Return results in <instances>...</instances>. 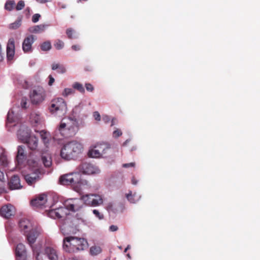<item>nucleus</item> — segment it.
Instances as JSON below:
<instances>
[{
  "label": "nucleus",
  "mask_w": 260,
  "mask_h": 260,
  "mask_svg": "<svg viewBox=\"0 0 260 260\" xmlns=\"http://www.w3.org/2000/svg\"><path fill=\"white\" fill-rule=\"evenodd\" d=\"M85 87L87 91L92 92L94 90L93 86L90 83H86Z\"/></svg>",
  "instance_id": "obj_44"
},
{
  "label": "nucleus",
  "mask_w": 260,
  "mask_h": 260,
  "mask_svg": "<svg viewBox=\"0 0 260 260\" xmlns=\"http://www.w3.org/2000/svg\"><path fill=\"white\" fill-rule=\"evenodd\" d=\"M129 248V246H128L125 249H124V252H126L127 251V250Z\"/></svg>",
  "instance_id": "obj_62"
},
{
  "label": "nucleus",
  "mask_w": 260,
  "mask_h": 260,
  "mask_svg": "<svg viewBox=\"0 0 260 260\" xmlns=\"http://www.w3.org/2000/svg\"><path fill=\"white\" fill-rule=\"evenodd\" d=\"M40 17H41V15L39 14H34L32 17V21L34 23L37 22L39 21Z\"/></svg>",
  "instance_id": "obj_43"
},
{
  "label": "nucleus",
  "mask_w": 260,
  "mask_h": 260,
  "mask_svg": "<svg viewBox=\"0 0 260 260\" xmlns=\"http://www.w3.org/2000/svg\"><path fill=\"white\" fill-rule=\"evenodd\" d=\"M22 17H19L13 23H12L9 25V28L12 29H16L19 28L21 25Z\"/></svg>",
  "instance_id": "obj_30"
},
{
  "label": "nucleus",
  "mask_w": 260,
  "mask_h": 260,
  "mask_svg": "<svg viewBox=\"0 0 260 260\" xmlns=\"http://www.w3.org/2000/svg\"><path fill=\"white\" fill-rule=\"evenodd\" d=\"M93 197H94V194H86L83 196L81 198L83 203H84L87 205L92 206V200Z\"/></svg>",
  "instance_id": "obj_28"
},
{
  "label": "nucleus",
  "mask_w": 260,
  "mask_h": 260,
  "mask_svg": "<svg viewBox=\"0 0 260 260\" xmlns=\"http://www.w3.org/2000/svg\"><path fill=\"white\" fill-rule=\"evenodd\" d=\"M16 256V260H26V255H18Z\"/></svg>",
  "instance_id": "obj_51"
},
{
  "label": "nucleus",
  "mask_w": 260,
  "mask_h": 260,
  "mask_svg": "<svg viewBox=\"0 0 260 260\" xmlns=\"http://www.w3.org/2000/svg\"><path fill=\"white\" fill-rule=\"evenodd\" d=\"M122 166L124 168L134 167L135 166V162H131V163L124 164H123Z\"/></svg>",
  "instance_id": "obj_46"
},
{
  "label": "nucleus",
  "mask_w": 260,
  "mask_h": 260,
  "mask_svg": "<svg viewBox=\"0 0 260 260\" xmlns=\"http://www.w3.org/2000/svg\"><path fill=\"white\" fill-rule=\"evenodd\" d=\"M93 116L95 120L97 121H100L101 120V115L99 112L98 111L93 112Z\"/></svg>",
  "instance_id": "obj_45"
},
{
  "label": "nucleus",
  "mask_w": 260,
  "mask_h": 260,
  "mask_svg": "<svg viewBox=\"0 0 260 260\" xmlns=\"http://www.w3.org/2000/svg\"><path fill=\"white\" fill-rule=\"evenodd\" d=\"M46 27V25L40 24L30 27L28 28L29 32L31 33L38 34L44 31Z\"/></svg>",
  "instance_id": "obj_23"
},
{
  "label": "nucleus",
  "mask_w": 260,
  "mask_h": 260,
  "mask_svg": "<svg viewBox=\"0 0 260 260\" xmlns=\"http://www.w3.org/2000/svg\"><path fill=\"white\" fill-rule=\"evenodd\" d=\"M40 232L37 229L32 228L27 233H24L26 236L28 244L31 246L36 241Z\"/></svg>",
  "instance_id": "obj_12"
},
{
  "label": "nucleus",
  "mask_w": 260,
  "mask_h": 260,
  "mask_svg": "<svg viewBox=\"0 0 260 260\" xmlns=\"http://www.w3.org/2000/svg\"><path fill=\"white\" fill-rule=\"evenodd\" d=\"M25 6V4L24 1H19L18 3H17V5L16 7V10L17 11L21 10L24 8Z\"/></svg>",
  "instance_id": "obj_39"
},
{
  "label": "nucleus",
  "mask_w": 260,
  "mask_h": 260,
  "mask_svg": "<svg viewBox=\"0 0 260 260\" xmlns=\"http://www.w3.org/2000/svg\"><path fill=\"white\" fill-rule=\"evenodd\" d=\"M49 80L48 82V85L50 86H51L53 84V83L54 82L55 80H54V78L51 75L49 76Z\"/></svg>",
  "instance_id": "obj_48"
},
{
  "label": "nucleus",
  "mask_w": 260,
  "mask_h": 260,
  "mask_svg": "<svg viewBox=\"0 0 260 260\" xmlns=\"http://www.w3.org/2000/svg\"><path fill=\"white\" fill-rule=\"evenodd\" d=\"M38 172L40 174V172L39 170H37L36 172L35 173L25 175L24 179L29 185H33L37 181L40 180V176Z\"/></svg>",
  "instance_id": "obj_16"
},
{
  "label": "nucleus",
  "mask_w": 260,
  "mask_h": 260,
  "mask_svg": "<svg viewBox=\"0 0 260 260\" xmlns=\"http://www.w3.org/2000/svg\"><path fill=\"white\" fill-rule=\"evenodd\" d=\"M27 104L26 100L25 99L23 98L21 100V105L23 108H26V105Z\"/></svg>",
  "instance_id": "obj_50"
},
{
  "label": "nucleus",
  "mask_w": 260,
  "mask_h": 260,
  "mask_svg": "<svg viewBox=\"0 0 260 260\" xmlns=\"http://www.w3.org/2000/svg\"><path fill=\"white\" fill-rule=\"evenodd\" d=\"M81 175L77 172L67 174L59 178L60 183L63 185H75L81 183Z\"/></svg>",
  "instance_id": "obj_5"
},
{
  "label": "nucleus",
  "mask_w": 260,
  "mask_h": 260,
  "mask_svg": "<svg viewBox=\"0 0 260 260\" xmlns=\"http://www.w3.org/2000/svg\"><path fill=\"white\" fill-rule=\"evenodd\" d=\"M49 110L52 114H64L67 110L66 103L62 98L54 99L50 102Z\"/></svg>",
  "instance_id": "obj_4"
},
{
  "label": "nucleus",
  "mask_w": 260,
  "mask_h": 260,
  "mask_svg": "<svg viewBox=\"0 0 260 260\" xmlns=\"http://www.w3.org/2000/svg\"><path fill=\"white\" fill-rule=\"evenodd\" d=\"M95 146L102 155L105 154L106 150L110 148V145L105 143H97Z\"/></svg>",
  "instance_id": "obj_24"
},
{
  "label": "nucleus",
  "mask_w": 260,
  "mask_h": 260,
  "mask_svg": "<svg viewBox=\"0 0 260 260\" xmlns=\"http://www.w3.org/2000/svg\"><path fill=\"white\" fill-rule=\"evenodd\" d=\"M5 177L3 172L0 170V181L3 182L4 181Z\"/></svg>",
  "instance_id": "obj_54"
},
{
  "label": "nucleus",
  "mask_w": 260,
  "mask_h": 260,
  "mask_svg": "<svg viewBox=\"0 0 260 260\" xmlns=\"http://www.w3.org/2000/svg\"><path fill=\"white\" fill-rule=\"evenodd\" d=\"M50 0H37V2H39V3H46L48 1H49Z\"/></svg>",
  "instance_id": "obj_57"
},
{
  "label": "nucleus",
  "mask_w": 260,
  "mask_h": 260,
  "mask_svg": "<svg viewBox=\"0 0 260 260\" xmlns=\"http://www.w3.org/2000/svg\"><path fill=\"white\" fill-rule=\"evenodd\" d=\"M41 49L44 51H47L51 49V44L49 41H45L40 45Z\"/></svg>",
  "instance_id": "obj_32"
},
{
  "label": "nucleus",
  "mask_w": 260,
  "mask_h": 260,
  "mask_svg": "<svg viewBox=\"0 0 260 260\" xmlns=\"http://www.w3.org/2000/svg\"><path fill=\"white\" fill-rule=\"evenodd\" d=\"M101 249L100 247L92 246L90 248V252L93 254H97L99 253Z\"/></svg>",
  "instance_id": "obj_40"
},
{
  "label": "nucleus",
  "mask_w": 260,
  "mask_h": 260,
  "mask_svg": "<svg viewBox=\"0 0 260 260\" xmlns=\"http://www.w3.org/2000/svg\"><path fill=\"white\" fill-rule=\"evenodd\" d=\"M78 171L83 174L92 175L98 174L100 170L96 166L88 162H82L78 167Z\"/></svg>",
  "instance_id": "obj_6"
},
{
  "label": "nucleus",
  "mask_w": 260,
  "mask_h": 260,
  "mask_svg": "<svg viewBox=\"0 0 260 260\" xmlns=\"http://www.w3.org/2000/svg\"><path fill=\"white\" fill-rule=\"evenodd\" d=\"M114 124V119H113L111 121V126H113Z\"/></svg>",
  "instance_id": "obj_61"
},
{
  "label": "nucleus",
  "mask_w": 260,
  "mask_h": 260,
  "mask_svg": "<svg viewBox=\"0 0 260 260\" xmlns=\"http://www.w3.org/2000/svg\"><path fill=\"white\" fill-rule=\"evenodd\" d=\"M67 207H60L49 211L48 215L53 218H63L68 214Z\"/></svg>",
  "instance_id": "obj_8"
},
{
  "label": "nucleus",
  "mask_w": 260,
  "mask_h": 260,
  "mask_svg": "<svg viewBox=\"0 0 260 260\" xmlns=\"http://www.w3.org/2000/svg\"><path fill=\"white\" fill-rule=\"evenodd\" d=\"M5 191V188L2 187H0V194Z\"/></svg>",
  "instance_id": "obj_58"
},
{
  "label": "nucleus",
  "mask_w": 260,
  "mask_h": 260,
  "mask_svg": "<svg viewBox=\"0 0 260 260\" xmlns=\"http://www.w3.org/2000/svg\"><path fill=\"white\" fill-rule=\"evenodd\" d=\"M118 229V228L117 226L115 225H112L109 227V230L111 232H115L117 231Z\"/></svg>",
  "instance_id": "obj_49"
},
{
  "label": "nucleus",
  "mask_w": 260,
  "mask_h": 260,
  "mask_svg": "<svg viewBox=\"0 0 260 260\" xmlns=\"http://www.w3.org/2000/svg\"><path fill=\"white\" fill-rule=\"evenodd\" d=\"M103 203V199L102 197L96 194H94V197H93L92 200V206H97Z\"/></svg>",
  "instance_id": "obj_29"
},
{
  "label": "nucleus",
  "mask_w": 260,
  "mask_h": 260,
  "mask_svg": "<svg viewBox=\"0 0 260 260\" xmlns=\"http://www.w3.org/2000/svg\"><path fill=\"white\" fill-rule=\"evenodd\" d=\"M72 49L74 51H79L80 50V46L79 45H74L72 46Z\"/></svg>",
  "instance_id": "obj_52"
},
{
  "label": "nucleus",
  "mask_w": 260,
  "mask_h": 260,
  "mask_svg": "<svg viewBox=\"0 0 260 260\" xmlns=\"http://www.w3.org/2000/svg\"><path fill=\"white\" fill-rule=\"evenodd\" d=\"M16 256L26 255L25 245L22 243L17 244L15 249Z\"/></svg>",
  "instance_id": "obj_25"
},
{
  "label": "nucleus",
  "mask_w": 260,
  "mask_h": 260,
  "mask_svg": "<svg viewBox=\"0 0 260 260\" xmlns=\"http://www.w3.org/2000/svg\"><path fill=\"white\" fill-rule=\"evenodd\" d=\"M84 203L82 198L80 199H71L66 201L64 206L67 207L69 211L76 212L80 210L83 207Z\"/></svg>",
  "instance_id": "obj_7"
},
{
  "label": "nucleus",
  "mask_w": 260,
  "mask_h": 260,
  "mask_svg": "<svg viewBox=\"0 0 260 260\" xmlns=\"http://www.w3.org/2000/svg\"><path fill=\"white\" fill-rule=\"evenodd\" d=\"M87 242L84 238L68 237L63 239V248L69 253L83 250L87 247Z\"/></svg>",
  "instance_id": "obj_3"
},
{
  "label": "nucleus",
  "mask_w": 260,
  "mask_h": 260,
  "mask_svg": "<svg viewBox=\"0 0 260 260\" xmlns=\"http://www.w3.org/2000/svg\"><path fill=\"white\" fill-rule=\"evenodd\" d=\"M41 159L43 164L46 167H49L52 165L51 157L49 154H42Z\"/></svg>",
  "instance_id": "obj_26"
},
{
  "label": "nucleus",
  "mask_w": 260,
  "mask_h": 260,
  "mask_svg": "<svg viewBox=\"0 0 260 260\" xmlns=\"http://www.w3.org/2000/svg\"><path fill=\"white\" fill-rule=\"evenodd\" d=\"M74 92V90L72 88H65L62 93L64 96H67L68 95L72 94Z\"/></svg>",
  "instance_id": "obj_37"
},
{
  "label": "nucleus",
  "mask_w": 260,
  "mask_h": 260,
  "mask_svg": "<svg viewBox=\"0 0 260 260\" xmlns=\"http://www.w3.org/2000/svg\"><path fill=\"white\" fill-rule=\"evenodd\" d=\"M93 213L100 219H102L104 218L103 215L100 213V212L97 210H93Z\"/></svg>",
  "instance_id": "obj_42"
},
{
  "label": "nucleus",
  "mask_w": 260,
  "mask_h": 260,
  "mask_svg": "<svg viewBox=\"0 0 260 260\" xmlns=\"http://www.w3.org/2000/svg\"><path fill=\"white\" fill-rule=\"evenodd\" d=\"M127 256L129 258L131 257L129 254H127Z\"/></svg>",
  "instance_id": "obj_64"
},
{
  "label": "nucleus",
  "mask_w": 260,
  "mask_h": 260,
  "mask_svg": "<svg viewBox=\"0 0 260 260\" xmlns=\"http://www.w3.org/2000/svg\"><path fill=\"white\" fill-rule=\"evenodd\" d=\"M54 46L55 47V48L57 50L61 49L64 47V43L63 41L60 40H57L54 44Z\"/></svg>",
  "instance_id": "obj_36"
},
{
  "label": "nucleus",
  "mask_w": 260,
  "mask_h": 260,
  "mask_svg": "<svg viewBox=\"0 0 260 260\" xmlns=\"http://www.w3.org/2000/svg\"><path fill=\"white\" fill-rule=\"evenodd\" d=\"M15 54V41L13 38H10L7 46V57L9 61L13 60Z\"/></svg>",
  "instance_id": "obj_15"
},
{
  "label": "nucleus",
  "mask_w": 260,
  "mask_h": 260,
  "mask_svg": "<svg viewBox=\"0 0 260 260\" xmlns=\"http://www.w3.org/2000/svg\"><path fill=\"white\" fill-rule=\"evenodd\" d=\"M87 155L88 157L91 158H99L102 156L95 145L90 146L88 151Z\"/></svg>",
  "instance_id": "obj_22"
},
{
  "label": "nucleus",
  "mask_w": 260,
  "mask_h": 260,
  "mask_svg": "<svg viewBox=\"0 0 260 260\" xmlns=\"http://www.w3.org/2000/svg\"><path fill=\"white\" fill-rule=\"evenodd\" d=\"M47 196L45 194H40L36 199L31 201V204L32 206L37 208L46 207L47 205Z\"/></svg>",
  "instance_id": "obj_10"
},
{
  "label": "nucleus",
  "mask_w": 260,
  "mask_h": 260,
  "mask_svg": "<svg viewBox=\"0 0 260 260\" xmlns=\"http://www.w3.org/2000/svg\"><path fill=\"white\" fill-rule=\"evenodd\" d=\"M35 40V39L33 35H29L24 39L22 43V50L25 53L32 51V44Z\"/></svg>",
  "instance_id": "obj_13"
},
{
  "label": "nucleus",
  "mask_w": 260,
  "mask_h": 260,
  "mask_svg": "<svg viewBox=\"0 0 260 260\" xmlns=\"http://www.w3.org/2000/svg\"><path fill=\"white\" fill-rule=\"evenodd\" d=\"M34 254L36 255V260H43L40 257V252L38 251H34Z\"/></svg>",
  "instance_id": "obj_47"
},
{
  "label": "nucleus",
  "mask_w": 260,
  "mask_h": 260,
  "mask_svg": "<svg viewBox=\"0 0 260 260\" xmlns=\"http://www.w3.org/2000/svg\"><path fill=\"white\" fill-rule=\"evenodd\" d=\"M30 136V130L26 126H21L17 132V137L22 142L25 143Z\"/></svg>",
  "instance_id": "obj_11"
},
{
  "label": "nucleus",
  "mask_w": 260,
  "mask_h": 260,
  "mask_svg": "<svg viewBox=\"0 0 260 260\" xmlns=\"http://www.w3.org/2000/svg\"><path fill=\"white\" fill-rule=\"evenodd\" d=\"M38 139L35 136H30L25 142L28 148L32 150H36L38 147Z\"/></svg>",
  "instance_id": "obj_21"
},
{
  "label": "nucleus",
  "mask_w": 260,
  "mask_h": 260,
  "mask_svg": "<svg viewBox=\"0 0 260 260\" xmlns=\"http://www.w3.org/2000/svg\"><path fill=\"white\" fill-rule=\"evenodd\" d=\"M15 3L14 1H7L5 5V8L8 11H11L13 10Z\"/></svg>",
  "instance_id": "obj_34"
},
{
  "label": "nucleus",
  "mask_w": 260,
  "mask_h": 260,
  "mask_svg": "<svg viewBox=\"0 0 260 260\" xmlns=\"http://www.w3.org/2000/svg\"><path fill=\"white\" fill-rule=\"evenodd\" d=\"M45 97V91L42 88L34 89L30 94L31 101L34 104H38L42 102Z\"/></svg>",
  "instance_id": "obj_9"
},
{
  "label": "nucleus",
  "mask_w": 260,
  "mask_h": 260,
  "mask_svg": "<svg viewBox=\"0 0 260 260\" xmlns=\"http://www.w3.org/2000/svg\"><path fill=\"white\" fill-rule=\"evenodd\" d=\"M10 116H11V113H10V111H9L8 113V115H7V118L9 120H10Z\"/></svg>",
  "instance_id": "obj_59"
},
{
  "label": "nucleus",
  "mask_w": 260,
  "mask_h": 260,
  "mask_svg": "<svg viewBox=\"0 0 260 260\" xmlns=\"http://www.w3.org/2000/svg\"><path fill=\"white\" fill-rule=\"evenodd\" d=\"M30 119L34 121L35 123H38L40 120V115L37 114L31 113L30 115Z\"/></svg>",
  "instance_id": "obj_38"
},
{
  "label": "nucleus",
  "mask_w": 260,
  "mask_h": 260,
  "mask_svg": "<svg viewBox=\"0 0 260 260\" xmlns=\"http://www.w3.org/2000/svg\"><path fill=\"white\" fill-rule=\"evenodd\" d=\"M52 70H57V72L60 74H63L66 72V68L63 65L59 63H53L51 66Z\"/></svg>",
  "instance_id": "obj_27"
},
{
  "label": "nucleus",
  "mask_w": 260,
  "mask_h": 260,
  "mask_svg": "<svg viewBox=\"0 0 260 260\" xmlns=\"http://www.w3.org/2000/svg\"><path fill=\"white\" fill-rule=\"evenodd\" d=\"M24 149L25 147L23 146H19L17 148L16 160L19 165L22 164L26 159V154L25 153Z\"/></svg>",
  "instance_id": "obj_18"
},
{
  "label": "nucleus",
  "mask_w": 260,
  "mask_h": 260,
  "mask_svg": "<svg viewBox=\"0 0 260 260\" xmlns=\"http://www.w3.org/2000/svg\"><path fill=\"white\" fill-rule=\"evenodd\" d=\"M45 252L50 260H58V255L56 251L53 248L47 247L45 249Z\"/></svg>",
  "instance_id": "obj_20"
},
{
  "label": "nucleus",
  "mask_w": 260,
  "mask_h": 260,
  "mask_svg": "<svg viewBox=\"0 0 260 260\" xmlns=\"http://www.w3.org/2000/svg\"><path fill=\"white\" fill-rule=\"evenodd\" d=\"M132 183L134 185H136L137 184V180H136L134 177H133L132 179Z\"/></svg>",
  "instance_id": "obj_55"
},
{
  "label": "nucleus",
  "mask_w": 260,
  "mask_h": 260,
  "mask_svg": "<svg viewBox=\"0 0 260 260\" xmlns=\"http://www.w3.org/2000/svg\"><path fill=\"white\" fill-rule=\"evenodd\" d=\"M9 186L10 189H19L22 188V186L20 184V180L19 176L14 175L12 176L9 182Z\"/></svg>",
  "instance_id": "obj_17"
},
{
  "label": "nucleus",
  "mask_w": 260,
  "mask_h": 260,
  "mask_svg": "<svg viewBox=\"0 0 260 260\" xmlns=\"http://www.w3.org/2000/svg\"><path fill=\"white\" fill-rule=\"evenodd\" d=\"M61 8H66V6H64V5H62V6H61Z\"/></svg>",
  "instance_id": "obj_63"
},
{
  "label": "nucleus",
  "mask_w": 260,
  "mask_h": 260,
  "mask_svg": "<svg viewBox=\"0 0 260 260\" xmlns=\"http://www.w3.org/2000/svg\"><path fill=\"white\" fill-rule=\"evenodd\" d=\"M122 132L119 129H116L113 133V136L114 138H118L122 135Z\"/></svg>",
  "instance_id": "obj_41"
},
{
  "label": "nucleus",
  "mask_w": 260,
  "mask_h": 260,
  "mask_svg": "<svg viewBox=\"0 0 260 260\" xmlns=\"http://www.w3.org/2000/svg\"><path fill=\"white\" fill-rule=\"evenodd\" d=\"M66 34L70 39H76L78 37L76 32L72 28H68L66 30Z\"/></svg>",
  "instance_id": "obj_31"
},
{
  "label": "nucleus",
  "mask_w": 260,
  "mask_h": 260,
  "mask_svg": "<svg viewBox=\"0 0 260 260\" xmlns=\"http://www.w3.org/2000/svg\"><path fill=\"white\" fill-rule=\"evenodd\" d=\"M83 144L76 140L65 144L60 151L61 157L65 160L74 159L77 158L83 151Z\"/></svg>",
  "instance_id": "obj_1"
},
{
  "label": "nucleus",
  "mask_w": 260,
  "mask_h": 260,
  "mask_svg": "<svg viewBox=\"0 0 260 260\" xmlns=\"http://www.w3.org/2000/svg\"><path fill=\"white\" fill-rule=\"evenodd\" d=\"M73 87L74 89H77V90H78L81 93H84V92H85V89H84V87L83 86L82 84H81L80 83L75 82L73 84Z\"/></svg>",
  "instance_id": "obj_35"
},
{
  "label": "nucleus",
  "mask_w": 260,
  "mask_h": 260,
  "mask_svg": "<svg viewBox=\"0 0 260 260\" xmlns=\"http://www.w3.org/2000/svg\"><path fill=\"white\" fill-rule=\"evenodd\" d=\"M132 197L131 194H127V198L129 201H131V198Z\"/></svg>",
  "instance_id": "obj_60"
},
{
  "label": "nucleus",
  "mask_w": 260,
  "mask_h": 260,
  "mask_svg": "<svg viewBox=\"0 0 260 260\" xmlns=\"http://www.w3.org/2000/svg\"><path fill=\"white\" fill-rule=\"evenodd\" d=\"M14 207L11 204L3 206L0 210L1 215L6 218H9L14 215Z\"/></svg>",
  "instance_id": "obj_14"
},
{
  "label": "nucleus",
  "mask_w": 260,
  "mask_h": 260,
  "mask_svg": "<svg viewBox=\"0 0 260 260\" xmlns=\"http://www.w3.org/2000/svg\"><path fill=\"white\" fill-rule=\"evenodd\" d=\"M79 129V123L77 119L67 117L61 120L57 129L62 137L69 138L74 136Z\"/></svg>",
  "instance_id": "obj_2"
},
{
  "label": "nucleus",
  "mask_w": 260,
  "mask_h": 260,
  "mask_svg": "<svg viewBox=\"0 0 260 260\" xmlns=\"http://www.w3.org/2000/svg\"><path fill=\"white\" fill-rule=\"evenodd\" d=\"M84 69L85 70L87 71H90L92 70V68L90 66H87Z\"/></svg>",
  "instance_id": "obj_56"
},
{
  "label": "nucleus",
  "mask_w": 260,
  "mask_h": 260,
  "mask_svg": "<svg viewBox=\"0 0 260 260\" xmlns=\"http://www.w3.org/2000/svg\"><path fill=\"white\" fill-rule=\"evenodd\" d=\"M8 161L6 155L4 153H2L0 155V165L4 167L7 166Z\"/></svg>",
  "instance_id": "obj_33"
},
{
  "label": "nucleus",
  "mask_w": 260,
  "mask_h": 260,
  "mask_svg": "<svg viewBox=\"0 0 260 260\" xmlns=\"http://www.w3.org/2000/svg\"><path fill=\"white\" fill-rule=\"evenodd\" d=\"M103 120L105 123H108L110 121V118L108 116L105 115L103 116Z\"/></svg>",
  "instance_id": "obj_53"
},
{
  "label": "nucleus",
  "mask_w": 260,
  "mask_h": 260,
  "mask_svg": "<svg viewBox=\"0 0 260 260\" xmlns=\"http://www.w3.org/2000/svg\"><path fill=\"white\" fill-rule=\"evenodd\" d=\"M19 228L21 231L24 233H27L28 231L32 228V223L30 221L26 218H22L19 222Z\"/></svg>",
  "instance_id": "obj_19"
}]
</instances>
